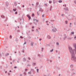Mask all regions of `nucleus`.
Returning <instances> with one entry per match:
<instances>
[{
  "label": "nucleus",
  "instance_id": "1",
  "mask_svg": "<svg viewBox=\"0 0 76 76\" xmlns=\"http://www.w3.org/2000/svg\"><path fill=\"white\" fill-rule=\"evenodd\" d=\"M69 50L70 53L71 54L72 58V60H74L75 61H76V58H75V54H74V52H73V50H72V49L70 47H69Z\"/></svg>",
  "mask_w": 76,
  "mask_h": 76
},
{
  "label": "nucleus",
  "instance_id": "2",
  "mask_svg": "<svg viewBox=\"0 0 76 76\" xmlns=\"http://www.w3.org/2000/svg\"><path fill=\"white\" fill-rule=\"evenodd\" d=\"M57 31V28L55 27L53 28L52 29V31L54 32H56Z\"/></svg>",
  "mask_w": 76,
  "mask_h": 76
},
{
  "label": "nucleus",
  "instance_id": "3",
  "mask_svg": "<svg viewBox=\"0 0 76 76\" xmlns=\"http://www.w3.org/2000/svg\"><path fill=\"white\" fill-rule=\"evenodd\" d=\"M27 16L28 18L29 19H31V16H30L29 15H27Z\"/></svg>",
  "mask_w": 76,
  "mask_h": 76
},
{
  "label": "nucleus",
  "instance_id": "4",
  "mask_svg": "<svg viewBox=\"0 0 76 76\" xmlns=\"http://www.w3.org/2000/svg\"><path fill=\"white\" fill-rule=\"evenodd\" d=\"M47 38H48V39H50V38H51V37H50V36L49 35H48L47 36Z\"/></svg>",
  "mask_w": 76,
  "mask_h": 76
},
{
  "label": "nucleus",
  "instance_id": "5",
  "mask_svg": "<svg viewBox=\"0 0 76 76\" xmlns=\"http://www.w3.org/2000/svg\"><path fill=\"white\" fill-rule=\"evenodd\" d=\"M1 18H4V16L3 15H1Z\"/></svg>",
  "mask_w": 76,
  "mask_h": 76
},
{
  "label": "nucleus",
  "instance_id": "6",
  "mask_svg": "<svg viewBox=\"0 0 76 76\" xmlns=\"http://www.w3.org/2000/svg\"><path fill=\"white\" fill-rule=\"evenodd\" d=\"M56 44L57 45H58H58H59V43H58V42H57L56 43Z\"/></svg>",
  "mask_w": 76,
  "mask_h": 76
},
{
  "label": "nucleus",
  "instance_id": "7",
  "mask_svg": "<svg viewBox=\"0 0 76 76\" xmlns=\"http://www.w3.org/2000/svg\"><path fill=\"white\" fill-rule=\"evenodd\" d=\"M65 23H66V24H67V21L66 20L65 21Z\"/></svg>",
  "mask_w": 76,
  "mask_h": 76
},
{
  "label": "nucleus",
  "instance_id": "8",
  "mask_svg": "<svg viewBox=\"0 0 76 76\" xmlns=\"http://www.w3.org/2000/svg\"><path fill=\"white\" fill-rule=\"evenodd\" d=\"M53 50H54V49H52L51 50H50V52H52V51H53Z\"/></svg>",
  "mask_w": 76,
  "mask_h": 76
},
{
  "label": "nucleus",
  "instance_id": "9",
  "mask_svg": "<svg viewBox=\"0 0 76 76\" xmlns=\"http://www.w3.org/2000/svg\"><path fill=\"white\" fill-rule=\"evenodd\" d=\"M58 2L59 3H61V2H62V1H61V0L59 1H58Z\"/></svg>",
  "mask_w": 76,
  "mask_h": 76
},
{
  "label": "nucleus",
  "instance_id": "10",
  "mask_svg": "<svg viewBox=\"0 0 76 76\" xmlns=\"http://www.w3.org/2000/svg\"><path fill=\"white\" fill-rule=\"evenodd\" d=\"M13 11H14V12H15V11H16V9H13Z\"/></svg>",
  "mask_w": 76,
  "mask_h": 76
},
{
  "label": "nucleus",
  "instance_id": "11",
  "mask_svg": "<svg viewBox=\"0 0 76 76\" xmlns=\"http://www.w3.org/2000/svg\"><path fill=\"white\" fill-rule=\"evenodd\" d=\"M36 4H37V5H38V4H39V3L37 2V3H36Z\"/></svg>",
  "mask_w": 76,
  "mask_h": 76
},
{
  "label": "nucleus",
  "instance_id": "12",
  "mask_svg": "<svg viewBox=\"0 0 76 76\" xmlns=\"http://www.w3.org/2000/svg\"><path fill=\"white\" fill-rule=\"evenodd\" d=\"M52 2V1H49V3H50V4Z\"/></svg>",
  "mask_w": 76,
  "mask_h": 76
},
{
  "label": "nucleus",
  "instance_id": "13",
  "mask_svg": "<svg viewBox=\"0 0 76 76\" xmlns=\"http://www.w3.org/2000/svg\"><path fill=\"white\" fill-rule=\"evenodd\" d=\"M32 16H34V14H32Z\"/></svg>",
  "mask_w": 76,
  "mask_h": 76
},
{
  "label": "nucleus",
  "instance_id": "14",
  "mask_svg": "<svg viewBox=\"0 0 76 76\" xmlns=\"http://www.w3.org/2000/svg\"><path fill=\"white\" fill-rule=\"evenodd\" d=\"M72 34H73H73H74V32H72Z\"/></svg>",
  "mask_w": 76,
  "mask_h": 76
},
{
  "label": "nucleus",
  "instance_id": "15",
  "mask_svg": "<svg viewBox=\"0 0 76 76\" xmlns=\"http://www.w3.org/2000/svg\"><path fill=\"white\" fill-rule=\"evenodd\" d=\"M1 54L0 53V58H1Z\"/></svg>",
  "mask_w": 76,
  "mask_h": 76
},
{
  "label": "nucleus",
  "instance_id": "16",
  "mask_svg": "<svg viewBox=\"0 0 76 76\" xmlns=\"http://www.w3.org/2000/svg\"><path fill=\"white\" fill-rule=\"evenodd\" d=\"M39 70V69H37V72H38Z\"/></svg>",
  "mask_w": 76,
  "mask_h": 76
},
{
  "label": "nucleus",
  "instance_id": "17",
  "mask_svg": "<svg viewBox=\"0 0 76 76\" xmlns=\"http://www.w3.org/2000/svg\"><path fill=\"white\" fill-rule=\"evenodd\" d=\"M42 17H44V15H42Z\"/></svg>",
  "mask_w": 76,
  "mask_h": 76
},
{
  "label": "nucleus",
  "instance_id": "18",
  "mask_svg": "<svg viewBox=\"0 0 76 76\" xmlns=\"http://www.w3.org/2000/svg\"><path fill=\"white\" fill-rule=\"evenodd\" d=\"M28 60H30V59H31V58H29V57H28Z\"/></svg>",
  "mask_w": 76,
  "mask_h": 76
},
{
  "label": "nucleus",
  "instance_id": "19",
  "mask_svg": "<svg viewBox=\"0 0 76 76\" xmlns=\"http://www.w3.org/2000/svg\"><path fill=\"white\" fill-rule=\"evenodd\" d=\"M20 38H22V39H23V37H22V36H20Z\"/></svg>",
  "mask_w": 76,
  "mask_h": 76
},
{
  "label": "nucleus",
  "instance_id": "20",
  "mask_svg": "<svg viewBox=\"0 0 76 76\" xmlns=\"http://www.w3.org/2000/svg\"><path fill=\"white\" fill-rule=\"evenodd\" d=\"M18 13V12H16L15 13V14H17Z\"/></svg>",
  "mask_w": 76,
  "mask_h": 76
},
{
  "label": "nucleus",
  "instance_id": "21",
  "mask_svg": "<svg viewBox=\"0 0 76 76\" xmlns=\"http://www.w3.org/2000/svg\"><path fill=\"white\" fill-rule=\"evenodd\" d=\"M36 20V22H38V20Z\"/></svg>",
  "mask_w": 76,
  "mask_h": 76
},
{
  "label": "nucleus",
  "instance_id": "22",
  "mask_svg": "<svg viewBox=\"0 0 76 76\" xmlns=\"http://www.w3.org/2000/svg\"><path fill=\"white\" fill-rule=\"evenodd\" d=\"M45 5L46 6H47V4H45Z\"/></svg>",
  "mask_w": 76,
  "mask_h": 76
},
{
  "label": "nucleus",
  "instance_id": "23",
  "mask_svg": "<svg viewBox=\"0 0 76 76\" xmlns=\"http://www.w3.org/2000/svg\"><path fill=\"white\" fill-rule=\"evenodd\" d=\"M48 21H46V23H48Z\"/></svg>",
  "mask_w": 76,
  "mask_h": 76
},
{
  "label": "nucleus",
  "instance_id": "24",
  "mask_svg": "<svg viewBox=\"0 0 76 76\" xmlns=\"http://www.w3.org/2000/svg\"><path fill=\"white\" fill-rule=\"evenodd\" d=\"M42 39H39V41H41V40H42Z\"/></svg>",
  "mask_w": 76,
  "mask_h": 76
},
{
  "label": "nucleus",
  "instance_id": "25",
  "mask_svg": "<svg viewBox=\"0 0 76 76\" xmlns=\"http://www.w3.org/2000/svg\"><path fill=\"white\" fill-rule=\"evenodd\" d=\"M17 67H16V66H15L14 67V68L15 69H16V68Z\"/></svg>",
  "mask_w": 76,
  "mask_h": 76
},
{
  "label": "nucleus",
  "instance_id": "26",
  "mask_svg": "<svg viewBox=\"0 0 76 76\" xmlns=\"http://www.w3.org/2000/svg\"><path fill=\"white\" fill-rule=\"evenodd\" d=\"M10 38H12V36L10 35Z\"/></svg>",
  "mask_w": 76,
  "mask_h": 76
},
{
  "label": "nucleus",
  "instance_id": "27",
  "mask_svg": "<svg viewBox=\"0 0 76 76\" xmlns=\"http://www.w3.org/2000/svg\"><path fill=\"white\" fill-rule=\"evenodd\" d=\"M69 24H70V25H72V23H70Z\"/></svg>",
  "mask_w": 76,
  "mask_h": 76
},
{
  "label": "nucleus",
  "instance_id": "28",
  "mask_svg": "<svg viewBox=\"0 0 76 76\" xmlns=\"http://www.w3.org/2000/svg\"><path fill=\"white\" fill-rule=\"evenodd\" d=\"M32 23H30V25H32Z\"/></svg>",
  "mask_w": 76,
  "mask_h": 76
},
{
  "label": "nucleus",
  "instance_id": "29",
  "mask_svg": "<svg viewBox=\"0 0 76 76\" xmlns=\"http://www.w3.org/2000/svg\"><path fill=\"white\" fill-rule=\"evenodd\" d=\"M32 6H34V4H32Z\"/></svg>",
  "mask_w": 76,
  "mask_h": 76
},
{
  "label": "nucleus",
  "instance_id": "30",
  "mask_svg": "<svg viewBox=\"0 0 76 76\" xmlns=\"http://www.w3.org/2000/svg\"><path fill=\"white\" fill-rule=\"evenodd\" d=\"M32 28H34V26H33L32 27Z\"/></svg>",
  "mask_w": 76,
  "mask_h": 76
},
{
  "label": "nucleus",
  "instance_id": "31",
  "mask_svg": "<svg viewBox=\"0 0 76 76\" xmlns=\"http://www.w3.org/2000/svg\"><path fill=\"white\" fill-rule=\"evenodd\" d=\"M74 38H75V39H76V37H74Z\"/></svg>",
  "mask_w": 76,
  "mask_h": 76
},
{
  "label": "nucleus",
  "instance_id": "32",
  "mask_svg": "<svg viewBox=\"0 0 76 76\" xmlns=\"http://www.w3.org/2000/svg\"><path fill=\"white\" fill-rule=\"evenodd\" d=\"M42 50H44V48H42Z\"/></svg>",
  "mask_w": 76,
  "mask_h": 76
},
{
  "label": "nucleus",
  "instance_id": "33",
  "mask_svg": "<svg viewBox=\"0 0 76 76\" xmlns=\"http://www.w3.org/2000/svg\"><path fill=\"white\" fill-rule=\"evenodd\" d=\"M25 71H27V69H25Z\"/></svg>",
  "mask_w": 76,
  "mask_h": 76
},
{
  "label": "nucleus",
  "instance_id": "34",
  "mask_svg": "<svg viewBox=\"0 0 76 76\" xmlns=\"http://www.w3.org/2000/svg\"><path fill=\"white\" fill-rule=\"evenodd\" d=\"M22 6H23V7H24V5H23Z\"/></svg>",
  "mask_w": 76,
  "mask_h": 76
},
{
  "label": "nucleus",
  "instance_id": "35",
  "mask_svg": "<svg viewBox=\"0 0 76 76\" xmlns=\"http://www.w3.org/2000/svg\"><path fill=\"white\" fill-rule=\"evenodd\" d=\"M56 53H57V50H56Z\"/></svg>",
  "mask_w": 76,
  "mask_h": 76
},
{
  "label": "nucleus",
  "instance_id": "36",
  "mask_svg": "<svg viewBox=\"0 0 76 76\" xmlns=\"http://www.w3.org/2000/svg\"><path fill=\"white\" fill-rule=\"evenodd\" d=\"M5 73H7V71H6L5 72Z\"/></svg>",
  "mask_w": 76,
  "mask_h": 76
},
{
  "label": "nucleus",
  "instance_id": "37",
  "mask_svg": "<svg viewBox=\"0 0 76 76\" xmlns=\"http://www.w3.org/2000/svg\"><path fill=\"white\" fill-rule=\"evenodd\" d=\"M11 72V70H10V72Z\"/></svg>",
  "mask_w": 76,
  "mask_h": 76
},
{
  "label": "nucleus",
  "instance_id": "38",
  "mask_svg": "<svg viewBox=\"0 0 76 76\" xmlns=\"http://www.w3.org/2000/svg\"><path fill=\"white\" fill-rule=\"evenodd\" d=\"M26 44V42H25L24 43V44Z\"/></svg>",
  "mask_w": 76,
  "mask_h": 76
},
{
  "label": "nucleus",
  "instance_id": "39",
  "mask_svg": "<svg viewBox=\"0 0 76 76\" xmlns=\"http://www.w3.org/2000/svg\"><path fill=\"white\" fill-rule=\"evenodd\" d=\"M18 28H19V26H18Z\"/></svg>",
  "mask_w": 76,
  "mask_h": 76
},
{
  "label": "nucleus",
  "instance_id": "40",
  "mask_svg": "<svg viewBox=\"0 0 76 76\" xmlns=\"http://www.w3.org/2000/svg\"><path fill=\"white\" fill-rule=\"evenodd\" d=\"M12 63L11 62V64H12Z\"/></svg>",
  "mask_w": 76,
  "mask_h": 76
},
{
  "label": "nucleus",
  "instance_id": "41",
  "mask_svg": "<svg viewBox=\"0 0 76 76\" xmlns=\"http://www.w3.org/2000/svg\"><path fill=\"white\" fill-rule=\"evenodd\" d=\"M75 4H76V2H75Z\"/></svg>",
  "mask_w": 76,
  "mask_h": 76
},
{
  "label": "nucleus",
  "instance_id": "42",
  "mask_svg": "<svg viewBox=\"0 0 76 76\" xmlns=\"http://www.w3.org/2000/svg\"><path fill=\"white\" fill-rule=\"evenodd\" d=\"M65 7H66V5H65Z\"/></svg>",
  "mask_w": 76,
  "mask_h": 76
},
{
  "label": "nucleus",
  "instance_id": "43",
  "mask_svg": "<svg viewBox=\"0 0 76 76\" xmlns=\"http://www.w3.org/2000/svg\"><path fill=\"white\" fill-rule=\"evenodd\" d=\"M15 53H16V52H15Z\"/></svg>",
  "mask_w": 76,
  "mask_h": 76
},
{
  "label": "nucleus",
  "instance_id": "44",
  "mask_svg": "<svg viewBox=\"0 0 76 76\" xmlns=\"http://www.w3.org/2000/svg\"><path fill=\"white\" fill-rule=\"evenodd\" d=\"M51 10V9H50V10Z\"/></svg>",
  "mask_w": 76,
  "mask_h": 76
},
{
  "label": "nucleus",
  "instance_id": "45",
  "mask_svg": "<svg viewBox=\"0 0 76 76\" xmlns=\"http://www.w3.org/2000/svg\"><path fill=\"white\" fill-rule=\"evenodd\" d=\"M18 4H20V3H19Z\"/></svg>",
  "mask_w": 76,
  "mask_h": 76
},
{
  "label": "nucleus",
  "instance_id": "46",
  "mask_svg": "<svg viewBox=\"0 0 76 76\" xmlns=\"http://www.w3.org/2000/svg\"><path fill=\"white\" fill-rule=\"evenodd\" d=\"M42 11H43L42 10Z\"/></svg>",
  "mask_w": 76,
  "mask_h": 76
},
{
  "label": "nucleus",
  "instance_id": "47",
  "mask_svg": "<svg viewBox=\"0 0 76 76\" xmlns=\"http://www.w3.org/2000/svg\"><path fill=\"white\" fill-rule=\"evenodd\" d=\"M34 64H35V63H34Z\"/></svg>",
  "mask_w": 76,
  "mask_h": 76
},
{
  "label": "nucleus",
  "instance_id": "48",
  "mask_svg": "<svg viewBox=\"0 0 76 76\" xmlns=\"http://www.w3.org/2000/svg\"><path fill=\"white\" fill-rule=\"evenodd\" d=\"M34 20L35 21V20Z\"/></svg>",
  "mask_w": 76,
  "mask_h": 76
},
{
  "label": "nucleus",
  "instance_id": "49",
  "mask_svg": "<svg viewBox=\"0 0 76 76\" xmlns=\"http://www.w3.org/2000/svg\"><path fill=\"white\" fill-rule=\"evenodd\" d=\"M60 75H59L60 76Z\"/></svg>",
  "mask_w": 76,
  "mask_h": 76
}]
</instances>
